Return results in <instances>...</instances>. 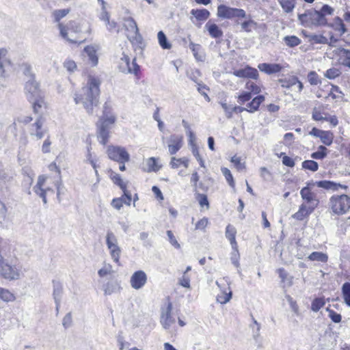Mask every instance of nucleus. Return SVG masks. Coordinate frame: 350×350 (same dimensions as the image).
<instances>
[{
	"instance_id": "obj_11",
	"label": "nucleus",
	"mask_w": 350,
	"mask_h": 350,
	"mask_svg": "<svg viewBox=\"0 0 350 350\" xmlns=\"http://www.w3.org/2000/svg\"><path fill=\"white\" fill-rule=\"evenodd\" d=\"M172 304L168 302L165 308L161 309L160 322L163 327L169 329L175 323V319L172 316Z\"/></svg>"
},
{
	"instance_id": "obj_53",
	"label": "nucleus",
	"mask_w": 350,
	"mask_h": 350,
	"mask_svg": "<svg viewBox=\"0 0 350 350\" xmlns=\"http://www.w3.org/2000/svg\"><path fill=\"white\" fill-rule=\"evenodd\" d=\"M312 119L316 121L328 120L326 116H323L321 110L317 107H314L312 109Z\"/></svg>"
},
{
	"instance_id": "obj_8",
	"label": "nucleus",
	"mask_w": 350,
	"mask_h": 350,
	"mask_svg": "<svg viewBox=\"0 0 350 350\" xmlns=\"http://www.w3.org/2000/svg\"><path fill=\"white\" fill-rule=\"evenodd\" d=\"M109 158L111 160L123 163L130 159V155L126 149L121 146H109L107 150Z\"/></svg>"
},
{
	"instance_id": "obj_42",
	"label": "nucleus",
	"mask_w": 350,
	"mask_h": 350,
	"mask_svg": "<svg viewBox=\"0 0 350 350\" xmlns=\"http://www.w3.org/2000/svg\"><path fill=\"white\" fill-rule=\"evenodd\" d=\"M309 41L315 44H325L328 43L327 38L321 34H311L308 36Z\"/></svg>"
},
{
	"instance_id": "obj_51",
	"label": "nucleus",
	"mask_w": 350,
	"mask_h": 350,
	"mask_svg": "<svg viewBox=\"0 0 350 350\" xmlns=\"http://www.w3.org/2000/svg\"><path fill=\"white\" fill-rule=\"evenodd\" d=\"M241 25L243 30L246 32H250L252 31V28L256 25V23L254 21L250 19L243 22Z\"/></svg>"
},
{
	"instance_id": "obj_19",
	"label": "nucleus",
	"mask_w": 350,
	"mask_h": 350,
	"mask_svg": "<svg viewBox=\"0 0 350 350\" xmlns=\"http://www.w3.org/2000/svg\"><path fill=\"white\" fill-rule=\"evenodd\" d=\"M169 142V152L171 154H174L181 148L183 146V137L176 135H171Z\"/></svg>"
},
{
	"instance_id": "obj_61",
	"label": "nucleus",
	"mask_w": 350,
	"mask_h": 350,
	"mask_svg": "<svg viewBox=\"0 0 350 350\" xmlns=\"http://www.w3.org/2000/svg\"><path fill=\"white\" fill-rule=\"evenodd\" d=\"M167 235L168 237V239H169V241L170 242V243L174 246L176 248L178 249L180 247V244L178 243V242L177 241V240L176 239L174 235L173 234L171 230H167Z\"/></svg>"
},
{
	"instance_id": "obj_18",
	"label": "nucleus",
	"mask_w": 350,
	"mask_h": 350,
	"mask_svg": "<svg viewBox=\"0 0 350 350\" xmlns=\"http://www.w3.org/2000/svg\"><path fill=\"white\" fill-rule=\"evenodd\" d=\"M310 185V184L308 183L306 187L301 189L300 195L302 199L309 204V205L311 204L316 208L319 204V200L317 199L316 194L310 191L309 187Z\"/></svg>"
},
{
	"instance_id": "obj_27",
	"label": "nucleus",
	"mask_w": 350,
	"mask_h": 350,
	"mask_svg": "<svg viewBox=\"0 0 350 350\" xmlns=\"http://www.w3.org/2000/svg\"><path fill=\"white\" fill-rule=\"evenodd\" d=\"M216 284L221 291V294H219L217 296V301L221 304H226L232 297V292L230 291L227 292L226 289H221V285L218 281L216 282Z\"/></svg>"
},
{
	"instance_id": "obj_45",
	"label": "nucleus",
	"mask_w": 350,
	"mask_h": 350,
	"mask_svg": "<svg viewBox=\"0 0 350 350\" xmlns=\"http://www.w3.org/2000/svg\"><path fill=\"white\" fill-rule=\"evenodd\" d=\"M284 40L285 44L290 47L296 46L301 43L300 39L295 36H285Z\"/></svg>"
},
{
	"instance_id": "obj_50",
	"label": "nucleus",
	"mask_w": 350,
	"mask_h": 350,
	"mask_svg": "<svg viewBox=\"0 0 350 350\" xmlns=\"http://www.w3.org/2000/svg\"><path fill=\"white\" fill-rule=\"evenodd\" d=\"M221 172L230 187H234V182L230 171L226 167L221 168Z\"/></svg>"
},
{
	"instance_id": "obj_29",
	"label": "nucleus",
	"mask_w": 350,
	"mask_h": 350,
	"mask_svg": "<svg viewBox=\"0 0 350 350\" xmlns=\"http://www.w3.org/2000/svg\"><path fill=\"white\" fill-rule=\"evenodd\" d=\"M210 36L214 38H219L223 36V31L214 23H207L205 25Z\"/></svg>"
},
{
	"instance_id": "obj_16",
	"label": "nucleus",
	"mask_w": 350,
	"mask_h": 350,
	"mask_svg": "<svg viewBox=\"0 0 350 350\" xmlns=\"http://www.w3.org/2000/svg\"><path fill=\"white\" fill-rule=\"evenodd\" d=\"M12 68V63L5 49H0V76L5 77V73Z\"/></svg>"
},
{
	"instance_id": "obj_9",
	"label": "nucleus",
	"mask_w": 350,
	"mask_h": 350,
	"mask_svg": "<svg viewBox=\"0 0 350 350\" xmlns=\"http://www.w3.org/2000/svg\"><path fill=\"white\" fill-rule=\"evenodd\" d=\"M58 28L60 31V35L62 38L67 40L70 43L77 44L78 42L75 40L71 39L68 36V31L70 30L74 33H79L81 31V26L79 23L75 21H70L66 25H64L62 23H58Z\"/></svg>"
},
{
	"instance_id": "obj_49",
	"label": "nucleus",
	"mask_w": 350,
	"mask_h": 350,
	"mask_svg": "<svg viewBox=\"0 0 350 350\" xmlns=\"http://www.w3.org/2000/svg\"><path fill=\"white\" fill-rule=\"evenodd\" d=\"M113 273L112 266L110 264H105L104 266L98 270V274L100 277H104Z\"/></svg>"
},
{
	"instance_id": "obj_12",
	"label": "nucleus",
	"mask_w": 350,
	"mask_h": 350,
	"mask_svg": "<svg viewBox=\"0 0 350 350\" xmlns=\"http://www.w3.org/2000/svg\"><path fill=\"white\" fill-rule=\"evenodd\" d=\"M119 69L122 72L137 74L139 70V66L136 64L135 59L131 64L129 57L124 54L123 57L120 59Z\"/></svg>"
},
{
	"instance_id": "obj_5",
	"label": "nucleus",
	"mask_w": 350,
	"mask_h": 350,
	"mask_svg": "<svg viewBox=\"0 0 350 350\" xmlns=\"http://www.w3.org/2000/svg\"><path fill=\"white\" fill-rule=\"evenodd\" d=\"M329 206L335 214H345L350 208V198L345 194L333 196L329 199Z\"/></svg>"
},
{
	"instance_id": "obj_33",
	"label": "nucleus",
	"mask_w": 350,
	"mask_h": 350,
	"mask_svg": "<svg viewBox=\"0 0 350 350\" xmlns=\"http://www.w3.org/2000/svg\"><path fill=\"white\" fill-rule=\"evenodd\" d=\"M278 1L286 13L292 12L295 7V0H278Z\"/></svg>"
},
{
	"instance_id": "obj_46",
	"label": "nucleus",
	"mask_w": 350,
	"mask_h": 350,
	"mask_svg": "<svg viewBox=\"0 0 350 350\" xmlns=\"http://www.w3.org/2000/svg\"><path fill=\"white\" fill-rule=\"evenodd\" d=\"M325 301L323 298L314 299L311 304V309L314 312H318L325 305Z\"/></svg>"
},
{
	"instance_id": "obj_55",
	"label": "nucleus",
	"mask_w": 350,
	"mask_h": 350,
	"mask_svg": "<svg viewBox=\"0 0 350 350\" xmlns=\"http://www.w3.org/2000/svg\"><path fill=\"white\" fill-rule=\"evenodd\" d=\"M64 67L70 72H73L77 69L76 63L70 59H67L64 62Z\"/></svg>"
},
{
	"instance_id": "obj_60",
	"label": "nucleus",
	"mask_w": 350,
	"mask_h": 350,
	"mask_svg": "<svg viewBox=\"0 0 350 350\" xmlns=\"http://www.w3.org/2000/svg\"><path fill=\"white\" fill-rule=\"evenodd\" d=\"M22 67H23V73L29 77V80H32V79H33V75L31 72V66L27 64V63H24L22 64Z\"/></svg>"
},
{
	"instance_id": "obj_56",
	"label": "nucleus",
	"mask_w": 350,
	"mask_h": 350,
	"mask_svg": "<svg viewBox=\"0 0 350 350\" xmlns=\"http://www.w3.org/2000/svg\"><path fill=\"white\" fill-rule=\"evenodd\" d=\"M327 310L329 312V317L332 319L333 322L338 323L341 321L342 317L340 314L329 308H327Z\"/></svg>"
},
{
	"instance_id": "obj_34",
	"label": "nucleus",
	"mask_w": 350,
	"mask_h": 350,
	"mask_svg": "<svg viewBox=\"0 0 350 350\" xmlns=\"http://www.w3.org/2000/svg\"><path fill=\"white\" fill-rule=\"evenodd\" d=\"M328 150L324 146H319L317 151L311 154V157L314 159L322 160L327 155Z\"/></svg>"
},
{
	"instance_id": "obj_57",
	"label": "nucleus",
	"mask_w": 350,
	"mask_h": 350,
	"mask_svg": "<svg viewBox=\"0 0 350 350\" xmlns=\"http://www.w3.org/2000/svg\"><path fill=\"white\" fill-rule=\"evenodd\" d=\"M72 323V317L71 312L67 313L62 320V325L65 329L70 327Z\"/></svg>"
},
{
	"instance_id": "obj_39",
	"label": "nucleus",
	"mask_w": 350,
	"mask_h": 350,
	"mask_svg": "<svg viewBox=\"0 0 350 350\" xmlns=\"http://www.w3.org/2000/svg\"><path fill=\"white\" fill-rule=\"evenodd\" d=\"M319 138L323 144L326 146H330L332 144L334 135L330 131H323Z\"/></svg>"
},
{
	"instance_id": "obj_21",
	"label": "nucleus",
	"mask_w": 350,
	"mask_h": 350,
	"mask_svg": "<svg viewBox=\"0 0 350 350\" xmlns=\"http://www.w3.org/2000/svg\"><path fill=\"white\" fill-rule=\"evenodd\" d=\"M314 208L315 207H314V206H312L311 204L307 206L305 204H302L300 205L298 211L296 212L293 215V217L297 220L301 221L305 217H308L310 214H311L312 211L314 210Z\"/></svg>"
},
{
	"instance_id": "obj_22",
	"label": "nucleus",
	"mask_w": 350,
	"mask_h": 350,
	"mask_svg": "<svg viewBox=\"0 0 350 350\" xmlns=\"http://www.w3.org/2000/svg\"><path fill=\"white\" fill-rule=\"evenodd\" d=\"M258 69L266 74L271 75L281 71L282 67L278 64L262 63L258 66Z\"/></svg>"
},
{
	"instance_id": "obj_6",
	"label": "nucleus",
	"mask_w": 350,
	"mask_h": 350,
	"mask_svg": "<svg viewBox=\"0 0 350 350\" xmlns=\"http://www.w3.org/2000/svg\"><path fill=\"white\" fill-rule=\"evenodd\" d=\"M106 244L108 250H109L110 255L113 260L120 265V257L121 254V249L118 245V239L114 233L108 230L106 235Z\"/></svg>"
},
{
	"instance_id": "obj_23",
	"label": "nucleus",
	"mask_w": 350,
	"mask_h": 350,
	"mask_svg": "<svg viewBox=\"0 0 350 350\" xmlns=\"http://www.w3.org/2000/svg\"><path fill=\"white\" fill-rule=\"evenodd\" d=\"M103 290L105 295H110L120 291V284L117 280L109 281L103 286Z\"/></svg>"
},
{
	"instance_id": "obj_37",
	"label": "nucleus",
	"mask_w": 350,
	"mask_h": 350,
	"mask_svg": "<svg viewBox=\"0 0 350 350\" xmlns=\"http://www.w3.org/2000/svg\"><path fill=\"white\" fill-rule=\"evenodd\" d=\"M180 164H183L187 168L189 166V160L185 157L180 158V159L172 157L171 161H170V165H171L172 168L176 169V168L179 167Z\"/></svg>"
},
{
	"instance_id": "obj_3",
	"label": "nucleus",
	"mask_w": 350,
	"mask_h": 350,
	"mask_svg": "<svg viewBox=\"0 0 350 350\" xmlns=\"http://www.w3.org/2000/svg\"><path fill=\"white\" fill-rule=\"evenodd\" d=\"M116 120V116L111 112V109L107 103H105L103 114L97 123V137L99 142L103 145H105L108 142L110 130Z\"/></svg>"
},
{
	"instance_id": "obj_59",
	"label": "nucleus",
	"mask_w": 350,
	"mask_h": 350,
	"mask_svg": "<svg viewBox=\"0 0 350 350\" xmlns=\"http://www.w3.org/2000/svg\"><path fill=\"white\" fill-rule=\"evenodd\" d=\"M252 98L251 92H244L238 96V101L241 104H243L249 101Z\"/></svg>"
},
{
	"instance_id": "obj_31",
	"label": "nucleus",
	"mask_w": 350,
	"mask_h": 350,
	"mask_svg": "<svg viewBox=\"0 0 350 350\" xmlns=\"http://www.w3.org/2000/svg\"><path fill=\"white\" fill-rule=\"evenodd\" d=\"M53 297L55 302H61L63 295V286L60 282H53Z\"/></svg>"
},
{
	"instance_id": "obj_30",
	"label": "nucleus",
	"mask_w": 350,
	"mask_h": 350,
	"mask_svg": "<svg viewBox=\"0 0 350 350\" xmlns=\"http://www.w3.org/2000/svg\"><path fill=\"white\" fill-rule=\"evenodd\" d=\"M337 54L340 57L341 64L350 68V51L343 48L338 49Z\"/></svg>"
},
{
	"instance_id": "obj_4",
	"label": "nucleus",
	"mask_w": 350,
	"mask_h": 350,
	"mask_svg": "<svg viewBox=\"0 0 350 350\" xmlns=\"http://www.w3.org/2000/svg\"><path fill=\"white\" fill-rule=\"evenodd\" d=\"M25 90L28 100L33 105L34 113H38L40 109L44 105L42 93L39 89L38 83L34 79L28 80Z\"/></svg>"
},
{
	"instance_id": "obj_17",
	"label": "nucleus",
	"mask_w": 350,
	"mask_h": 350,
	"mask_svg": "<svg viewBox=\"0 0 350 350\" xmlns=\"http://www.w3.org/2000/svg\"><path fill=\"white\" fill-rule=\"evenodd\" d=\"M233 75L240 78H250L257 79L258 77V70L249 66H245L244 68L239 69L233 72Z\"/></svg>"
},
{
	"instance_id": "obj_25",
	"label": "nucleus",
	"mask_w": 350,
	"mask_h": 350,
	"mask_svg": "<svg viewBox=\"0 0 350 350\" xmlns=\"http://www.w3.org/2000/svg\"><path fill=\"white\" fill-rule=\"evenodd\" d=\"M236 233L237 230L234 226H231L230 224L226 226V237L230 241L232 248L237 247V243L235 239Z\"/></svg>"
},
{
	"instance_id": "obj_52",
	"label": "nucleus",
	"mask_w": 350,
	"mask_h": 350,
	"mask_svg": "<svg viewBox=\"0 0 350 350\" xmlns=\"http://www.w3.org/2000/svg\"><path fill=\"white\" fill-rule=\"evenodd\" d=\"M308 80L312 85H316L321 83L318 75L314 71H311L308 73Z\"/></svg>"
},
{
	"instance_id": "obj_10",
	"label": "nucleus",
	"mask_w": 350,
	"mask_h": 350,
	"mask_svg": "<svg viewBox=\"0 0 350 350\" xmlns=\"http://www.w3.org/2000/svg\"><path fill=\"white\" fill-rule=\"evenodd\" d=\"M44 119L39 116L36 118L35 122L29 127V133L31 137H34L37 140L44 137L46 130L42 128L44 124Z\"/></svg>"
},
{
	"instance_id": "obj_44",
	"label": "nucleus",
	"mask_w": 350,
	"mask_h": 350,
	"mask_svg": "<svg viewBox=\"0 0 350 350\" xmlns=\"http://www.w3.org/2000/svg\"><path fill=\"white\" fill-rule=\"evenodd\" d=\"M302 167L312 172H317L319 169L318 163L313 160H306L302 162Z\"/></svg>"
},
{
	"instance_id": "obj_58",
	"label": "nucleus",
	"mask_w": 350,
	"mask_h": 350,
	"mask_svg": "<svg viewBox=\"0 0 350 350\" xmlns=\"http://www.w3.org/2000/svg\"><path fill=\"white\" fill-rule=\"evenodd\" d=\"M220 104L226 113V117L228 118H231L233 113V107H232L231 105H228L225 102H221Z\"/></svg>"
},
{
	"instance_id": "obj_47",
	"label": "nucleus",
	"mask_w": 350,
	"mask_h": 350,
	"mask_svg": "<svg viewBox=\"0 0 350 350\" xmlns=\"http://www.w3.org/2000/svg\"><path fill=\"white\" fill-rule=\"evenodd\" d=\"M245 88L248 90V92H251L252 94H258L260 92V88L252 81H247L245 84Z\"/></svg>"
},
{
	"instance_id": "obj_35",
	"label": "nucleus",
	"mask_w": 350,
	"mask_h": 350,
	"mask_svg": "<svg viewBox=\"0 0 350 350\" xmlns=\"http://www.w3.org/2000/svg\"><path fill=\"white\" fill-rule=\"evenodd\" d=\"M310 260L319 261L326 262L328 260V256L326 254L319 252H314L311 253L308 257Z\"/></svg>"
},
{
	"instance_id": "obj_24",
	"label": "nucleus",
	"mask_w": 350,
	"mask_h": 350,
	"mask_svg": "<svg viewBox=\"0 0 350 350\" xmlns=\"http://www.w3.org/2000/svg\"><path fill=\"white\" fill-rule=\"evenodd\" d=\"M99 47L98 46H87L84 49V52L87 53L89 60L91 62L92 66H95L98 64V58L96 55V53L98 50Z\"/></svg>"
},
{
	"instance_id": "obj_38",
	"label": "nucleus",
	"mask_w": 350,
	"mask_h": 350,
	"mask_svg": "<svg viewBox=\"0 0 350 350\" xmlns=\"http://www.w3.org/2000/svg\"><path fill=\"white\" fill-rule=\"evenodd\" d=\"M342 294L345 303L350 307V282H345L342 286Z\"/></svg>"
},
{
	"instance_id": "obj_32",
	"label": "nucleus",
	"mask_w": 350,
	"mask_h": 350,
	"mask_svg": "<svg viewBox=\"0 0 350 350\" xmlns=\"http://www.w3.org/2000/svg\"><path fill=\"white\" fill-rule=\"evenodd\" d=\"M0 299L5 302H12L15 301L16 297L8 289L0 287Z\"/></svg>"
},
{
	"instance_id": "obj_7",
	"label": "nucleus",
	"mask_w": 350,
	"mask_h": 350,
	"mask_svg": "<svg viewBox=\"0 0 350 350\" xmlns=\"http://www.w3.org/2000/svg\"><path fill=\"white\" fill-rule=\"evenodd\" d=\"M217 15L219 18L232 19L234 18H244L246 12L243 9L231 8L225 5H219L217 7Z\"/></svg>"
},
{
	"instance_id": "obj_40",
	"label": "nucleus",
	"mask_w": 350,
	"mask_h": 350,
	"mask_svg": "<svg viewBox=\"0 0 350 350\" xmlns=\"http://www.w3.org/2000/svg\"><path fill=\"white\" fill-rule=\"evenodd\" d=\"M49 169L50 171H55L57 173L58 176H59V180H57L55 182V185L56 186V188H57V196L59 195L60 193V185H61V176H60V174H61V171H60V169L59 167L56 165V163L55 162H53L51 163L49 165Z\"/></svg>"
},
{
	"instance_id": "obj_62",
	"label": "nucleus",
	"mask_w": 350,
	"mask_h": 350,
	"mask_svg": "<svg viewBox=\"0 0 350 350\" xmlns=\"http://www.w3.org/2000/svg\"><path fill=\"white\" fill-rule=\"evenodd\" d=\"M235 249V251H234L233 252H232L231 254V262L236 267H239L240 264H239V254L238 252V250H237V248H234Z\"/></svg>"
},
{
	"instance_id": "obj_14",
	"label": "nucleus",
	"mask_w": 350,
	"mask_h": 350,
	"mask_svg": "<svg viewBox=\"0 0 350 350\" xmlns=\"http://www.w3.org/2000/svg\"><path fill=\"white\" fill-rule=\"evenodd\" d=\"M46 178L47 177L44 175L39 176L38 178L37 183L33 188V191L42 199V202L44 204L47 203L46 193L47 191L51 190L49 187L43 189V186L46 180Z\"/></svg>"
},
{
	"instance_id": "obj_28",
	"label": "nucleus",
	"mask_w": 350,
	"mask_h": 350,
	"mask_svg": "<svg viewBox=\"0 0 350 350\" xmlns=\"http://www.w3.org/2000/svg\"><path fill=\"white\" fill-rule=\"evenodd\" d=\"M191 14L199 21H205L210 16L209 11L206 9H193Z\"/></svg>"
},
{
	"instance_id": "obj_15",
	"label": "nucleus",
	"mask_w": 350,
	"mask_h": 350,
	"mask_svg": "<svg viewBox=\"0 0 350 350\" xmlns=\"http://www.w3.org/2000/svg\"><path fill=\"white\" fill-rule=\"evenodd\" d=\"M124 26L125 29L127 31V37L131 38H137V36H140L139 33V29L135 20L131 17H127L124 19Z\"/></svg>"
},
{
	"instance_id": "obj_20",
	"label": "nucleus",
	"mask_w": 350,
	"mask_h": 350,
	"mask_svg": "<svg viewBox=\"0 0 350 350\" xmlns=\"http://www.w3.org/2000/svg\"><path fill=\"white\" fill-rule=\"evenodd\" d=\"M312 185H317L318 187L323 188L327 190L337 191L340 189H346L347 186L340 183H336L329 180H320L312 183Z\"/></svg>"
},
{
	"instance_id": "obj_43",
	"label": "nucleus",
	"mask_w": 350,
	"mask_h": 350,
	"mask_svg": "<svg viewBox=\"0 0 350 350\" xmlns=\"http://www.w3.org/2000/svg\"><path fill=\"white\" fill-rule=\"evenodd\" d=\"M146 165L148 167V172H157L161 167L157 163V160L154 157H150L146 161Z\"/></svg>"
},
{
	"instance_id": "obj_64",
	"label": "nucleus",
	"mask_w": 350,
	"mask_h": 350,
	"mask_svg": "<svg viewBox=\"0 0 350 350\" xmlns=\"http://www.w3.org/2000/svg\"><path fill=\"white\" fill-rule=\"evenodd\" d=\"M231 162L234 163L238 170H242L245 168V165L241 162V159L237 156L231 158Z\"/></svg>"
},
{
	"instance_id": "obj_2",
	"label": "nucleus",
	"mask_w": 350,
	"mask_h": 350,
	"mask_svg": "<svg viewBox=\"0 0 350 350\" xmlns=\"http://www.w3.org/2000/svg\"><path fill=\"white\" fill-rule=\"evenodd\" d=\"M334 9L328 5H324L320 10H308L304 14H298V19L301 25L311 27L312 26H323L327 23L326 15H332Z\"/></svg>"
},
{
	"instance_id": "obj_48",
	"label": "nucleus",
	"mask_w": 350,
	"mask_h": 350,
	"mask_svg": "<svg viewBox=\"0 0 350 350\" xmlns=\"http://www.w3.org/2000/svg\"><path fill=\"white\" fill-rule=\"evenodd\" d=\"M341 72L336 68H332L328 69L325 73V77L329 79H334L335 78L340 76Z\"/></svg>"
},
{
	"instance_id": "obj_54",
	"label": "nucleus",
	"mask_w": 350,
	"mask_h": 350,
	"mask_svg": "<svg viewBox=\"0 0 350 350\" xmlns=\"http://www.w3.org/2000/svg\"><path fill=\"white\" fill-rule=\"evenodd\" d=\"M111 179L113 180V183L118 185L122 190H125V188L126 187V185L125 183L123 182L120 176L118 174H114L111 176Z\"/></svg>"
},
{
	"instance_id": "obj_26",
	"label": "nucleus",
	"mask_w": 350,
	"mask_h": 350,
	"mask_svg": "<svg viewBox=\"0 0 350 350\" xmlns=\"http://www.w3.org/2000/svg\"><path fill=\"white\" fill-rule=\"evenodd\" d=\"M265 100V96L259 95L252 99V100L247 105V111L253 113L257 111L260 104Z\"/></svg>"
},
{
	"instance_id": "obj_36",
	"label": "nucleus",
	"mask_w": 350,
	"mask_h": 350,
	"mask_svg": "<svg viewBox=\"0 0 350 350\" xmlns=\"http://www.w3.org/2000/svg\"><path fill=\"white\" fill-rule=\"evenodd\" d=\"M157 38L159 43V45L163 49H170L172 47V44L168 42L167 38L165 36V34L162 31H160L157 33Z\"/></svg>"
},
{
	"instance_id": "obj_63",
	"label": "nucleus",
	"mask_w": 350,
	"mask_h": 350,
	"mask_svg": "<svg viewBox=\"0 0 350 350\" xmlns=\"http://www.w3.org/2000/svg\"><path fill=\"white\" fill-rule=\"evenodd\" d=\"M7 208L5 204L0 201V224H3L6 220Z\"/></svg>"
},
{
	"instance_id": "obj_13",
	"label": "nucleus",
	"mask_w": 350,
	"mask_h": 350,
	"mask_svg": "<svg viewBox=\"0 0 350 350\" xmlns=\"http://www.w3.org/2000/svg\"><path fill=\"white\" fill-rule=\"evenodd\" d=\"M147 281V275L143 271H135L131 277L130 283L132 288L138 290L142 288Z\"/></svg>"
},
{
	"instance_id": "obj_1",
	"label": "nucleus",
	"mask_w": 350,
	"mask_h": 350,
	"mask_svg": "<svg viewBox=\"0 0 350 350\" xmlns=\"http://www.w3.org/2000/svg\"><path fill=\"white\" fill-rule=\"evenodd\" d=\"M100 85V81L98 78L89 76L86 85L79 93L75 94V103H81L88 114H93L94 107L98 104Z\"/></svg>"
},
{
	"instance_id": "obj_41",
	"label": "nucleus",
	"mask_w": 350,
	"mask_h": 350,
	"mask_svg": "<svg viewBox=\"0 0 350 350\" xmlns=\"http://www.w3.org/2000/svg\"><path fill=\"white\" fill-rule=\"evenodd\" d=\"M70 12V9L55 10L53 12L52 16L54 21L59 23L62 18L65 17Z\"/></svg>"
}]
</instances>
